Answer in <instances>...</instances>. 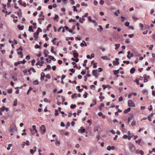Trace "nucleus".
I'll use <instances>...</instances> for the list:
<instances>
[{
	"label": "nucleus",
	"mask_w": 155,
	"mask_h": 155,
	"mask_svg": "<svg viewBox=\"0 0 155 155\" xmlns=\"http://www.w3.org/2000/svg\"><path fill=\"white\" fill-rule=\"evenodd\" d=\"M129 148L130 150L132 152H134L135 150V147L134 145L131 143H128Z\"/></svg>",
	"instance_id": "1"
},
{
	"label": "nucleus",
	"mask_w": 155,
	"mask_h": 155,
	"mask_svg": "<svg viewBox=\"0 0 155 155\" xmlns=\"http://www.w3.org/2000/svg\"><path fill=\"white\" fill-rule=\"evenodd\" d=\"M40 131L42 134H44L46 132L45 127L44 125H42L40 128Z\"/></svg>",
	"instance_id": "2"
},
{
	"label": "nucleus",
	"mask_w": 155,
	"mask_h": 155,
	"mask_svg": "<svg viewBox=\"0 0 155 155\" xmlns=\"http://www.w3.org/2000/svg\"><path fill=\"white\" fill-rule=\"evenodd\" d=\"M17 130L16 127L15 125L14 124L11 126L9 130L10 132H12Z\"/></svg>",
	"instance_id": "3"
},
{
	"label": "nucleus",
	"mask_w": 155,
	"mask_h": 155,
	"mask_svg": "<svg viewBox=\"0 0 155 155\" xmlns=\"http://www.w3.org/2000/svg\"><path fill=\"white\" fill-rule=\"evenodd\" d=\"M128 106L129 107H133L135 106V104L134 102L132 100H128Z\"/></svg>",
	"instance_id": "4"
},
{
	"label": "nucleus",
	"mask_w": 155,
	"mask_h": 155,
	"mask_svg": "<svg viewBox=\"0 0 155 155\" xmlns=\"http://www.w3.org/2000/svg\"><path fill=\"white\" fill-rule=\"evenodd\" d=\"M134 56L133 54L131 53L130 51H128L127 52V57L129 59H130L131 57Z\"/></svg>",
	"instance_id": "5"
},
{
	"label": "nucleus",
	"mask_w": 155,
	"mask_h": 155,
	"mask_svg": "<svg viewBox=\"0 0 155 155\" xmlns=\"http://www.w3.org/2000/svg\"><path fill=\"white\" fill-rule=\"evenodd\" d=\"M116 149L115 147L114 146H108L107 147V150L110 151L111 150H114Z\"/></svg>",
	"instance_id": "6"
},
{
	"label": "nucleus",
	"mask_w": 155,
	"mask_h": 155,
	"mask_svg": "<svg viewBox=\"0 0 155 155\" xmlns=\"http://www.w3.org/2000/svg\"><path fill=\"white\" fill-rule=\"evenodd\" d=\"M97 70H94L92 71L93 75L96 78H97L98 75L97 74Z\"/></svg>",
	"instance_id": "7"
},
{
	"label": "nucleus",
	"mask_w": 155,
	"mask_h": 155,
	"mask_svg": "<svg viewBox=\"0 0 155 155\" xmlns=\"http://www.w3.org/2000/svg\"><path fill=\"white\" fill-rule=\"evenodd\" d=\"M25 62H26V61H25V60L24 59L23 61H19L15 63V66H17L18 65L21 64V63L23 64H24V63H25Z\"/></svg>",
	"instance_id": "8"
},
{
	"label": "nucleus",
	"mask_w": 155,
	"mask_h": 155,
	"mask_svg": "<svg viewBox=\"0 0 155 155\" xmlns=\"http://www.w3.org/2000/svg\"><path fill=\"white\" fill-rule=\"evenodd\" d=\"M116 61H113V64L114 65H118L119 64V59L118 58H116L115 59Z\"/></svg>",
	"instance_id": "9"
},
{
	"label": "nucleus",
	"mask_w": 155,
	"mask_h": 155,
	"mask_svg": "<svg viewBox=\"0 0 155 155\" xmlns=\"http://www.w3.org/2000/svg\"><path fill=\"white\" fill-rule=\"evenodd\" d=\"M73 54L75 58H77L78 57V54L77 52H76V50H74L73 51Z\"/></svg>",
	"instance_id": "10"
},
{
	"label": "nucleus",
	"mask_w": 155,
	"mask_h": 155,
	"mask_svg": "<svg viewBox=\"0 0 155 155\" xmlns=\"http://www.w3.org/2000/svg\"><path fill=\"white\" fill-rule=\"evenodd\" d=\"M85 130L83 127H81L80 129L78 130V132L79 133H84L85 132Z\"/></svg>",
	"instance_id": "11"
},
{
	"label": "nucleus",
	"mask_w": 155,
	"mask_h": 155,
	"mask_svg": "<svg viewBox=\"0 0 155 155\" xmlns=\"http://www.w3.org/2000/svg\"><path fill=\"white\" fill-rule=\"evenodd\" d=\"M102 86L103 87V88L104 90L106 88H107V87H108L109 89H110L111 88V87L108 85H105L103 84L102 85Z\"/></svg>",
	"instance_id": "12"
},
{
	"label": "nucleus",
	"mask_w": 155,
	"mask_h": 155,
	"mask_svg": "<svg viewBox=\"0 0 155 155\" xmlns=\"http://www.w3.org/2000/svg\"><path fill=\"white\" fill-rule=\"evenodd\" d=\"M85 19L83 16H82V18H80L79 19V21L80 23H83Z\"/></svg>",
	"instance_id": "13"
},
{
	"label": "nucleus",
	"mask_w": 155,
	"mask_h": 155,
	"mask_svg": "<svg viewBox=\"0 0 155 155\" xmlns=\"http://www.w3.org/2000/svg\"><path fill=\"white\" fill-rule=\"evenodd\" d=\"M38 34L39 33H38V32L34 33V37L35 39H37L38 38Z\"/></svg>",
	"instance_id": "14"
},
{
	"label": "nucleus",
	"mask_w": 155,
	"mask_h": 155,
	"mask_svg": "<svg viewBox=\"0 0 155 155\" xmlns=\"http://www.w3.org/2000/svg\"><path fill=\"white\" fill-rule=\"evenodd\" d=\"M94 54H92L91 55V57H90V56L89 55H87V58L90 59H91L92 58H94Z\"/></svg>",
	"instance_id": "15"
},
{
	"label": "nucleus",
	"mask_w": 155,
	"mask_h": 155,
	"mask_svg": "<svg viewBox=\"0 0 155 155\" xmlns=\"http://www.w3.org/2000/svg\"><path fill=\"white\" fill-rule=\"evenodd\" d=\"M80 45L81 47H83L84 46H87V45L86 43L84 40H83L82 42L80 44Z\"/></svg>",
	"instance_id": "16"
},
{
	"label": "nucleus",
	"mask_w": 155,
	"mask_h": 155,
	"mask_svg": "<svg viewBox=\"0 0 155 155\" xmlns=\"http://www.w3.org/2000/svg\"><path fill=\"white\" fill-rule=\"evenodd\" d=\"M17 14L19 16H21L22 15L21 10V9H18V11L17 12Z\"/></svg>",
	"instance_id": "17"
},
{
	"label": "nucleus",
	"mask_w": 155,
	"mask_h": 155,
	"mask_svg": "<svg viewBox=\"0 0 155 155\" xmlns=\"http://www.w3.org/2000/svg\"><path fill=\"white\" fill-rule=\"evenodd\" d=\"M42 17H43V18H38V20H39V23L41 24V21H43L44 20V15H42Z\"/></svg>",
	"instance_id": "18"
},
{
	"label": "nucleus",
	"mask_w": 155,
	"mask_h": 155,
	"mask_svg": "<svg viewBox=\"0 0 155 155\" xmlns=\"http://www.w3.org/2000/svg\"><path fill=\"white\" fill-rule=\"evenodd\" d=\"M100 96H99V98L101 99V101H102V100L104 99V96H102V92H101L100 93Z\"/></svg>",
	"instance_id": "19"
},
{
	"label": "nucleus",
	"mask_w": 155,
	"mask_h": 155,
	"mask_svg": "<svg viewBox=\"0 0 155 155\" xmlns=\"http://www.w3.org/2000/svg\"><path fill=\"white\" fill-rule=\"evenodd\" d=\"M18 28L20 30H23L24 29V27L23 26H21L20 25H18Z\"/></svg>",
	"instance_id": "20"
},
{
	"label": "nucleus",
	"mask_w": 155,
	"mask_h": 155,
	"mask_svg": "<svg viewBox=\"0 0 155 155\" xmlns=\"http://www.w3.org/2000/svg\"><path fill=\"white\" fill-rule=\"evenodd\" d=\"M17 99H15L13 102V105L14 106H16L17 105Z\"/></svg>",
	"instance_id": "21"
},
{
	"label": "nucleus",
	"mask_w": 155,
	"mask_h": 155,
	"mask_svg": "<svg viewBox=\"0 0 155 155\" xmlns=\"http://www.w3.org/2000/svg\"><path fill=\"white\" fill-rule=\"evenodd\" d=\"M135 68H132L130 69V71L131 74H133L135 72Z\"/></svg>",
	"instance_id": "22"
},
{
	"label": "nucleus",
	"mask_w": 155,
	"mask_h": 155,
	"mask_svg": "<svg viewBox=\"0 0 155 155\" xmlns=\"http://www.w3.org/2000/svg\"><path fill=\"white\" fill-rule=\"evenodd\" d=\"M115 49L116 50H117L120 47V44H115Z\"/></svg>",
	"instance_id": "23"
},
{
	"label": "nucleus",
	"mask_w": 155,
	"mask_h": 155,
	"mask_svg": "<svg viewBox=\"0 0 155 155\" xmlns=\"http://www.w3.org/2000/svg\"><path fill=\"white\" fill-rule=\"evenodd\" d=\"M51 52L54 54L55 55H56V53L54 51V47H51Z\"/></svg>",
	"instance_id": "24"
},
{
	"label": "nucleus",
	"mask_w": 155,
	"mask_h": 155,
	"mask_svg": "<svg viewBox=\"0 0 155 155\" xmlns=\"http://www.w3.org/2000/svg\"><path fill=\"white\" fill-rule=\"evenodd\" d=\"M43 63H44V62L43 61L39 60L38 61V64L40 66H42L43 65Z\"/></svg>",
	"instance_id": "25"
},
{
	"label": "nucleus",
	"mask_w": 155,
	"mask_h": 155,
	"mask_svg": "<svg viewBox=\"0 0 155 155\" xmlns=\"http://www.w3.org/2000/svg\"><path fill=\"white\" fill-rule=\"evenodd\" d=\"M32 127L34 130L35 131V133H37L38 132V131L36 128V126L35 125H33L32 126Z\"/></svg>",
	"instance_id": "26"
},
{
	"label": "nucleus",
	"mask_w": 155,
	"mask_h": 155,
	"mask_svg": "<svg viewBox=\"0 0 155 155\" xmlns=\"http://www.w3.org/2000/svg\"><path fill=\"white\" fill-rule=\"evenodd\" d=\"M76 89L78 90L79 92H81L83 90V89H80V86H78L76 87Z\"/></svg>",
	"instance_id": "27"
},
{
	"label": "nucleus",
	"mask_w": 155,
	"mask_h": 155,
	"mask_svg": "<svg viewBox=\"0 0 155 155\" xmlns=\"http://www.w3.org/2000/svg\"><path fill=\"white\" fill-rule=\"evenodd\" d=\"M101 58L104 60H109V58H107V57L106 56H101Z\"/></svg>",
	"instance_id": "28"
},
{
	"label": "nucleus",
	"mask_w": 155,
	"mask_h": 155,
	"mask_svg": "<svg viewBox=\"0 0 155 155\" xmlns=\"http://www.w3.org/2000/svg\"><path fill=\"white\" fill-rule=\"evenodd\" d=\"M33 84L35 85H38L39 84V82L38 81L36 80L33 81Z\"/></svg>",
	"instance_id": "29"
},
{
	"label": "nucleus",
	"mask_w": 155,
	"mask_h": 155,
	"mask_svg": "<svg viewBox=\"0 0 155 155\" xmlns=\"http://www.w3.org/2000/svg\"><path fill=\"white\" fill-rule=\"evenodd\" d=\"M131 110L130 108H129L125 110L124 111V113L125 114L127 113L128 112L130 111Z\"/></svg>",
	"instance_id": "30"
},
{
	"label": "nucleus",
	"mask_w": 155,
	"mask_h": 155,
	"mask_svg": "<svg viewBox=\"0 0 155 155\" xmlns=\"http://www.w3.org/2000/svg\"><path fill=\"white\" fill-rule=\"evenodd\" d=\"M51 69V66L49 65H48L47 66V67L46 68H45L44 69V70H43V71H46L48 69L50 70Z\"/></svg>",
	"instance_id": "31"
},
{
	"label": "nucleus",
	"mask_w": 155,
	"mask_h": 155,
	"mask_svg": "<svg viewBox=\"0 0 155 155\" xmlns=\"http://www.w3.org/2000/svg\"><path fill=\"white\" fill-rule=\"evenodd\" d=\"M48 57L49 58H51L52 60H53L54 61H56V59L54 57L51 56H48Z\"/></svg>",
	"instance_id": "32"
},
{
	"label": "nucleus",
	"mask_w": 155,
	"mask_h": 155,
	"mask_svg": "<svg viewBox=\"0 0 155 155\" xmlns=\"http://www.w3.org/2000/svg\"><path fill=\"white\" fill-rule=\"evenodd\" d=\"M142 92L143 94H148V91L147 90H144L142 91Z\"/></svg>",
	"instance_id": "33"
},
{
	"label": "nucleus",
	"mask_w": 155,
	"mask_h": 155,
	"mask_svg": "<svg viewBox=\"0 0 155 155\" xmlns=\"http://www.w3.org/2000/svg\"><path fill=\"white\" fill-rule=\"evenodd\" d=\"M91 22L93 23H94L95 26H97V24L96 22V21L95 20H93Z\"/></svg>",
	"instance_id": "34"
},
{
	"label": "nucleus",
	"mask_w": 155,
	"mask_h": 155,
	"mask_svg": "<svg viewBox=\"0 0 155 155\" xmlns=\"http://www.w3.org/2000/svg\"><path fill=\"white\" fill-rule=\"evenodd\" d=\"M141 139H140L137 140H136V142L137 143L140 144L141 141Z\"/></svg>",
	"instance_id": "35"
},
{
	"label": "nucleus",
	"mask_w": 155,
	"mask_h": 155,
	"mask_svg": "<svg viewBox=\"0 0 155 155\" xmlns=\"http://www.w3.org/2000/svg\"><path fill=\"white\" fill-rule=\"evenodd\" d=\"M98 27H99V28L97 29L98 31H101L103 30L102 27L101 25H99Z\"/></svg>",
	"instance_id": "36"
},
{
	"label": "nucleus",
	"mask_w": 155,
	"mask_h": 155,
	"mask_svg": "<svg viewBox=\"0 0 155 155\" xmlns=\"http://www.w3.org/2000/svg\"><path fill=\"white\" fill-rule=\"evenodd\" d=\"M132 18L135 21H137L138 19V18L134 15L133 16Z\"/></svg>",
	"instance_id": "37"
},
{
	"label": "nucleus",
	"mask_w": 155,
	"mask_h": 155,
	"mask_svg": "<svg viewBox=\"0 0 155 155\" xmlns=\"http://www.w3.org/2000/svg\"><path fill=\"white\" fill-rule=\"evenodd\" d=\"M28 31L30 32H33L34 31L32 29V27L31 26H30L29 27Z\"/></svg>",
	"instance_id": "38"
},
{
	"label": "nucleus",
	"mask_w": 155,
	"mask_h": 155,
	"mask_svg": "<svg viewBox=\"0 0 155 155\" xmlns=\"http://www.w3.org/2000/svg\"><path fill=\"white\" fill-rule=\"evenodd\" d=\"M119 70H117V71H114V74L115 75H117L119 73Z\"/></svg>",
	"instance_id": "39"
},
{
	"label": "nucleus",
	"mask_w": 155,
	"mask_h": 155,
	"mask_svg": "<svg viewBox=\"0 0 155 155\" xmlns=\"http://www.w3.org/2000/svg\"><path fill=\"white\" fill-rule=\"evenodd\" d=\"M119 13H120V11H119V10H118L117 11V12H114V15L117 16H118V14H119Z\"/></svg>",
	"instance_id": "40"
},
{
	"label": "nucleus",
	"mask_w": 155,
	"mask_h": 155,
	"mask_svg": "<svg viewBox=\"0 0 155 155\" xmlns=\"http://www.w3.org/2000/svg\"><path fill=\"white\" fill-rule=\"evenodd\" d=\"M17 53H18V54L19 55H21V58H23V54H22V52H18Z\"/></svg>",
	"instance_id": "41"
},
{
	"label": "nucleus",
	"mask_w": 155,
	"mask_h": 155,
	"mask_svg": "<svg viewBox=\"0 0 155 155\" xmlns=\"http://www.w3.org/2000/svg\"><path fill=\"white\" fill-rule=\"evenodd\" d=\"M76 107V106L75 104H72L70 106V107L71 109H74Z\"/></svg>",
	"instance_id": "42"
},
{
	"label": "nucleus",
	"mask_w": 155,
	"mask_h": 155,
	"mask_svg": "<svg viewBox=\"0 0 155 155\" xmlns=\"http://www.w3.org/2000/svg\"><path fill=\"white\" fill-rule=\"evenodd\" d=\"M55 145L57 146H59L60 144V142H59V141H58V140H57V141L55 143Z\"/></svg>",
	"instance_id": "43"
},
{
	"label": "nucleus",
	"mask_w": 155,
	"mask_h": 155,
	"mask_svg": "<svg viewBox=\"0 0 155 155\" xmlns=\"http://www.w3.org/2000/svg\"><path fill=\"white\" fill-rule=\"evenodd\" d=\"M77 94H73L71 96L72 98H74L76 97H77Z\"/></svg>",
	"instance_id": "44"
},
{
	"label": "nucleus",
	"mask_w": 155,
	"mask_h": 155,
	"mask_svg": "<svg viewBox=\"0 0 155 155\" xmlns=\"http://www.w3.org/2000/svg\"><path fill=\"white\" fill-rule=\"evenodd\" d=\"M87 60H85L84 61V63L83 64V66H85L86 65V64L87 62Z\"/></svg>",
	"instance_id": "45"
},
{
	"label": "nucleus",
	"mask_w": 155,
	"mask_h": 155,
	"mask_svg": "<svg viewBox=\"0 0 155 155\" xmlns=\"http://www.w3.org/2000/svg\"><path fill=\"white\" fill-rule=\"evenodd\" d=\"M12 144H10L8 145V147H7V150H9L10 149V147H12Z\"/></svg>",
	"instance_id": "46"
},
{
	"label": "nucleus",
	"mask_w": 155,
	"mask_h": 155,
	"mask_svg": "<svg viewBox=\"0 0 155 155\" xmlns=\"http://www.w3.org/2000/svg\"><path fill=\"white\" fill-rule=\"evenodd\" d=\"M45 76L48 79H50L51 78V76L49 74H47Z\"/></svg>",
	"instance_id": "47"
},
{
	"label": "nucleus",
	"mask_w": 155,
	"mask_h": 155,
	"mask_svg": "<svg viewBox=\"0 0 155 155\" xmlns=\"http://www.w3.org/2000/svg\"><path fill=\"white\" fill-rule=\"evenodd\" d=\"M58 16L57 15H55V16L53 18V19L54 20H56L58 18Z\"/></svg>",
	"instance_id": "48"
},
{
	"label": "nucleus",
	"mask_w": 155,
	"mask_h": 155,
	"mask_svg": "<svg viewBox=\"0 0 155 155\" xmlns=\"http://www.w3.org/2000/svg\"><path fill=\"white\" fill-rule=\"evenodd\" d=\"M63 51H64V53L65 54H66L67 53V49L66 48H63Z\"/></svg>",
	"instance_id": "49"
},
{
	"label": "nucleus",
	"mask_w": 155,
	"mask_h": 155,
	"mask_svg": "<svg viewBox=\"0 0 155 155\" xmlns=\"http://www.w3.org/2000/svg\"><path fill=\"white\" fill-rule=\"evenodd\" d=\"M73 8V11H76V12H77V7L75 6H73L72 7Z\"/></svg>",
	"instance_id": "50"
},
{
	"label": "nucleus",
	"mask_w": 155,
	"mask_h": 155,
	"mask_svg": "<svg viewBox=\"0 0 155 155\" xmlns=\"http://www.w3.org/2000/svg\"><path fill=\"white\" fill-rule=\"evenodd\" d=\"M42 31V30L40 28H38L36 32L39 33V32H41Z\"/></svg>",
	"instance_id": "51"
},
{
	"label": "nucleus",
	"mask_w": 155,
	"mask_h": 155,
	"mask_svg": "<svg viewBox=\"0 0 155 155\" xmlns=\"http://www.w3.org/2000/svg\"><path fill=\"white\" fill-rule=\"evenodd\" d=\"M61 113L62 114V116L63 117H64L67 115L66 114H65L64 112L63 111H61Z\"/></svg>",
	"instance_id": "52"
},
{
	"label": "nucleus",
	"mask_w": 155,
	"mask_h": 155,
	"mask_svg": "<svg viewBox=\"0 0 155 155\" xmlns=\"http://www.w3.org/2000/svg\"><path fill=\"white\" fill-rule=\"evenodd\" d=\"M136 122L135 121H132V122L131 123V125L133 126H134L136 125Z\"/></svg>",
	"instance_id": "53"
},
{
	"label": "nucleus",
	"mask_w": 155,
	"mask_h": 155,
	"mask_svg": "<svg viewBox=\"0 0 155 155\" xmlns=\"http://www.w3.org/2000/svg\"><path fill=\"white\" fill-rule=\"evenodd\" d=\"M56 39H57V38H54L52 40V43H53V44L54 45L55 44V42L54 41H55L56 40Z\"/></svg>",
	"instance_id": "54"
},
{
	"label": "nucleus",
	"mask_w": 155,
	"mask_h": 155,
	"mask_svg": "<svg viewBox=\"0 0 155 155\" xmlns=\"http://www.w3.org/2000/svg\"><path fill=\"white\" fill-rule=\"evenodd\" d=\"M5 107L3 106L1 108H0L1 111H4L5 110Z\"/></svg>",
	"instance_id": "55"
},
{
	"label": "nucleus",
	"mask_w": 155,
	"mask_h": 155,
	"mask_svg": "<svg viewBox=\"0 0 155 155\" xmlns=\"http://www.w3.org/2000/svg\"><path fill=\"white\" fill-rule=\"evenodd\" d=\"M58 115V110H55V116H57Z\"/></svg>",
	"instance_id": "56"
},
{
	"label": "nucleus",
	"mask_w": 155,
	"mask_h": 155,
	"mask_svg": "<svg viewBox=\"0 0 155 155\" xmlns=\"http://www.w3.org/2000/svg\"><path fill=\"white\" fill-rule=\"evenodd\" d=\"M125 42L126 43H130V41L129 39H127L126 40Z\"/></svg>",
	"instance_id": "57"
},
{
	"label": "nucleus",
	"mask_w": 155,
	"mask_h": 155,
	"mask_svg": "<svg viewBox=\"0 0 155 155\" xmlns=\"http://www.w3.org/2000/svg\"><path fill=\"white\" fill-rule=\"evenodd\" d=\"M129 22H127L125 23V25L126 26L129 27Z\"/></svg>",
	"instance_id": "58"
},
{
	"label": "nucleus",
	"mask_w": 155,
	"mask_h": 155,
	"mask_svg": "<svg viewBox=\"0 0 155 155\" xmlns=\"http://www.w3.org/2000/svg\"><path fill=\"white\" fill-rule=\"evenodd\" d=\"M139 153L141 155H143L144 153L141 150H139Z\"/></svg>",
	"instance_id": "59"
},
{
	"label": "nucleus",
	"mask_w": 155,
	"mask_h": 155,
	"mask_svg": "<svg viewBox=\"0 0 155 155\" xmlns=\"http://www.w3.org/2000/svg\"><path fill=\"white\" fill-rule=\"evenodd\" d=\"M81 5L82 6H87V4H85L84 2H82L81 3Z\"/></svg>",
	"instance_id": "60"
},
{
	"label": "nucleus",
	"mask_w": 155,
	"mask_h": 155,
	"mask_svg": "<svg viewBox=\"0 0 155 155\" xmlns=\"http://www.w3.org/2000/svg\"><path fill=\"white\" fill-rule=\"evenodd\" d=\"M123 98L122 97H120L119 98V101L120 102L123 101Z\"/></svg>",
	"instance_id": "61"
},
{
	"label": "nucleus",
	"mask_w": 155,
	"mask_h": 155,
	"mask_svg": "<svg viewBox=\"0 0 155 155\" xmlns=\"http://www.w3.org/2000/svg\"><path fill=\"white\" fill-rule=\"evenodd\" d=\"M9 94H11L12 93V89H9L7 90Z\"/></svg>",
	"instance_id": "62"
},
{
	"label": "nucleus",
	"mask_w": 155,
	"mask_h": 155,
	"mask_svg": "<svg viewBox=\"0 0 155 155\" xmlns=\"http://www.w3.org/2000/svg\"><path fill=\"white\" fill-rule=\"evenodd\" d=\"M123 63H124V64L126 63L127 64H129L130 63V62L129 61H123Z\"/></svg>",
	"instance_id": "63"
},
{
	"label": "nucleus",
	"mask_w": 155,
	"mask_h": 155,
	"mask_svg": "<svg viewBox=\"0 0 155 155\" xmlns=\"http://www.w3.org/2000/svg\"><path fill=\"white\" fill-rule=\"evenodd\" d=\"M100 4L101 5H103L104 4V1L102 0H101L100 1Z\"/></svg>",
	"instance_id": "64"
}]
</instances>
